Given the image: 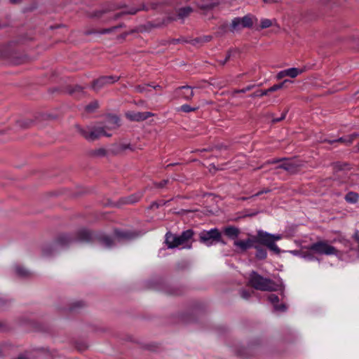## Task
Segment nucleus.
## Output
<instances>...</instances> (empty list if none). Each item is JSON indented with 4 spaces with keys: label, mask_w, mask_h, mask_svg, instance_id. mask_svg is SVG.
<instances>
[{
    "label": "nucleus",
    "mask_w": 359,
    "mask_h": 359,
    "mask_svg": "<svg viewBox=\"0 0 359 359\" xmlns=\"http://www.w3.org/2000/svg\"><path fill=\"white\" fill-rule=\"evenodd\" d=\"M135 236V234L131 231L115 230L114 238H111L104 233L93 234L88 230L83 229L77 232L76 240L79 242L84 243L97 241L104 248H111L116 243L124 240H130Z\"/></svg>",
    "instance_id": "f257e3e1"
},
{
    "label": "nucleus",
    "mask_w": 359,
    "mask_h": 359,
    "mask_svg": "<svg viewBox=\"0 0 359 359\" xmlns=\"http://www.w3.org/2000/svg\"><path fill=\"white\" fill-rule=\"evenodd\" d=\"M194 232L191 229L184 231L180 235L177 236L170 233L165 235V243L168 248H175L183 245L182 248H191V239Z\"/></svg>",
    "instance_id": "f03ea898"
},
{
    "label": "nucleus",
    "mask_w": 359,
    "mask_h": 359,
    "mask_svg": "<svg viewBox=\"0 0 359 359\" xmlns=\"http://www.w3.org/2000/svg\"><path fill=\"white\" fill-rule=\"evenodd\" d=\"M250 285L256 290L262 291H276L279 285L269 278H264L255 271L250 275Z\"/></svg>",
    "instance_id": "7ed1b4c3"
},
{
    "label": "nucleus",
    "mask_w": 359,
    "mask_h": 359,
    "mask_svg": "<svg viewBox=\"0 0 359 359\" xmlns=\"http://www.w3.org/2000/svg\"><path fill=\"white\" fill-rule=\"evenodd\" d=\"M255 237L256 243L266 246L271 251L276 254L280 252V248L276 244V241L282 239L281 234H272L262 230L257 231Z\"/></svg>",
    "instance_id": "20e7f679"
},
{
    "label": "nucleus",
    "mask_w": 359,
    "mask_h": 359,
    "mask_svg": "<svg viewBox=\"0 0 359 359\" xmlns=\"http://www.w3.org/2000/svg\"><path fill=\"white\" fill-rule=\"evenodd\" d=\"M355 242H351L345 238H340L337 241L344 247V252L346 258L350 261H355L359 259V231H356L353 236Z\"/></svg>",
    "instance_id": "39448f33"
},
{
    "label": "nucleus",
    "mask_w": 359,
    "mask_h": 359,
    "mask_svg": "<svg viewBox=\"0 0 359 359\" xmlns=\"http://www.w3.org/2000/svg\"><path fill=\"white\" fill-rule=\"evenodd\" d=\"M307 249L319 255H336L339 257L346 258L344 250L339 251L336 248L324 241L316 242L308 247Z\"/></svg>",
    "instance_id": "423d86ee"
},
{
    "label": "nucleus",
    "mask_w": 359,
    "mask_h": 359,
    "mask_svg": "<svg viewBox=\"0 0 359 359\" xmlns=\"http://www.w3.org/2000/svg\"><path fill=\"white\" fill-rule=\"evenodd\" d=\"M199 238L201 243L209 247L218 242H221L222 235L219 230L215 228L201 232Z\"/></svg>",
    "instance_id": "0eeeda50"
},
{
    "label": "nucleus",
    "mask_w": 359,
    "mask_h": 359,
    "mask_svg": "<svg viewBox=\"0 0 359 359\" xmlns=\"http://www.w3.org/2000/svg\"><path fill=\"white\" fill-rule=\"evenodd\" d=\"M81 133L88 141H94L102 136L110 137L111 133L107 132L103 126H97L93 128L90 131L81 130Z\"/></svg>",
    "instance_id": "6e6552de"
},
{
    "label": "nucleus",
    "mask_w": 359,
    "mask_h": 359,
    "mask_svg": "<svg viewBox=\"0 0 359 359\" xmlns=\"http://www.w3.org/2000/svg\"><path fill=\"white\" fill-rule=\"evenodd\" d=\"M253 18L250 15H246L243 18H235L230 25V31L234 32L242 28H250L253 25Z\"/></svg>",
    "instance_id": "1a4fd4ad"
},
{
    "label": "nucleus",
    "mask_w": 359,
    "mask_h": 359,
    "mask_svg": "<svg viewBox=\"0 0 359 359\" xmlns=\"http://www.w3.org/2000/svg\"><path fill=\"white\" fill-rule=\"evenodd\" d=\"M118 79L119 77L116 76H101L97 80L94 81L92 85V88L95 91H98L107 85L114 83L115 82L118 81Z\"/></svg>",
    "instance_id": "9d476101"
},
{
    "label": "nucleus",
    "mask_w": 359,
    "mask_h": 359,
    "mask_svg": "<svg viewBox=\"0 0 359 359\" xmlns=\"http://www.w3.org/2000/svg\"><path fill=\"white\" fill-rule=\"evenodd\" d=\"M292 83V81L289 80V79H285L281 83L275 84L266 90H257V91L255 92L254 93L251 94L250 95V97H262V96L268 95L269 93H272V92L276 91L278 90L284 88H287V84Z\"/></svg>",
    "instance_id": "9b49d317"
},
{
    "label": "nucleus",
    "mask_w": 359,
    "mask_h": 359,
    "mask_svg": "<svg viewBox=\"0 0 359 359\" xmlns=\"http://www.w3.org/2000/svg\"><path fill=\"white\" fill-rule=\"evenodd\" d=\"M156 4H151V8H156ZM150 8L149 6H147L145 5H142V6L141 8H134V7H131V8H124L121 13H118L116 15V18H119L120 16L123 15H135L139 11H148L149 10Z\"/></svg>",
    "instance_id": "f8f14e48"
},
{
    "label": "nucleus",
    "mask_w": 359,
    "mask_h": 359,
    "mask_svg": "<svg viewBox=\"0 0 359 359\" xmlns=\"http://www.w3.org/2000/svg\"><path fill=\"white\" fill-rule=\"evenodd\" d=\"M256 243L255 237L254 236L252 238H248L244 241H234V245L243 252L246 250L253 248L255 244Z\"/></svg>",
    "instance_id": "ddd939ff"
},
{
    "label": "nucleus",
    "mask_w": 359,
    "mask_h": 359,
    "mask_svg": "<svg viewBox=\"0 0 359 359\" xmlns=\"http://www.w3.org/2000/svg\"><path fill=\"white\" fill-rule=\"evenodd\" d=\"M268 299L273 305V308L276 311L284 312L287 310V306L285 304H278L279 298L276 294H271L269 295Z\"/></svg>",
    "instance_id": "4468645a"
},
{
    "label": "nucleus",
    "mask_w": 359,
    "mask_h": 359,
    "mask_svg": "<svg viewBox=\"0 0 359 359\" xmlns=\"http://www.w3.org/2000/svg\"><path fill=\"white\" fill-rule=\"evenodd\" d=\"M103 126L107 132V130H114L119 126V118L116 116H110Z\"/></svg>",
    "instance_id": "2eb2a0df"
},
{
    "label": "nucleus",
    "mask_w": 359,
    "mask_h": 359,
    "mask_svg": "<svg viewBox=\"0 0 359 359\" xmlns=\"http://www.w3.org/2000/svg\"><path fill=\"white\" fill-rule=\"evenodd\" d=\"M193 12V8L190 6L180 8L177 11V18H170V20H175L177 18L184 20Z\"/></svg>",
    "instance_id": "dca6fc26"
},
{
    "label": "nucleus",
    "mask_w": 359,
    "mask_h": 359,
    "mask_svg": "<svg viewBox=\"0 0 359 359\" xmlns=\"http://www.w3.org/2000/svg\"><path fill=\"white\" fill-rule=\"evenodd\" d=\"M176 90H177V92H178L180 90H183L182 96L184 99H185L187 100H191L194 95L193 89L189 86H180L179 88H177Z\"/></svg>",
    "instance_id": "f3484780"
},
{
    "label": "nucleus",
    "mask_w": 359,
    "mask_h": 359,
    "mask_svg": "<svg viewBox=\"0 0 359 359\" xmlns=\"http://www.w3.org/2000/svg\"><path fill=\"white\" fill-rule=\"evenodd\" d=\"M224 232L226 236L231 239L236 238L239 235V229L234 226H228L225 228Z\"/></svg>",
    "instance_id": "a211bd4d"
},
{
    "label": "nucleus",
    "mask_w": 359,
    "mask_h": 359,
    "mask_svg": "<svg viewBox=\"0 0 359 359\" xmlns=\"http://www.w3.org/2000/svg\"><path fill=\"white\" fill-rule=\"evenodd\" d=\"M299 165L296 163L294 161L287 160L286 161L285 171L290 174L296 173L299 170Z\"/></svg>",
    "instance_id": "6ab92c4d"
},
{
    "label": "nucleus",
    "mask_w": 359,
    "mask_h": 359,
    "mask_svg": "<svg viewBox=\"0 0 359 359\" xmlns=\"http://www.w3.org/2000/svg\"><path fill=\"white\" fill-rule=\"evenodd\" d=\"M218 2H210V3H197V6L202 11L207 12L212 10L217 6H218Z\"/></svg>",
    "instance_id": "aec40b11"
},
{
    "label": "nucleus",
    "mask_w": 359,
    "mask_h": 359,
    "mask_svg": "<svg viewBox=\"0 0 359 359\" xmlns=\"http://www.w3.org/2000/svg\"><path fill=\"white\" fill-rule=\"evenodd\" d=\"M126 117L133 121H140L144 120V117L142 112H128L126 114Z\"/></svg>",
    "instance_id": "412c9836"
},
{
    "label": "nucleus",
    "mask_w": 359,
    "mask_h": 359,
    "mask_svg": "<svg viewBox=\"0 0 359 359\" xmlns=\"http://www.w3.org/2000/svg\"><path fill=\"white\" fill-rule=\"evenodd\" d=\"M14 269H15V271L16 274L18 276H20L22 278L28 277L31 274V273L29 270L25 269L24 267H22L20 265L15 266Z\"/></svg>",
    "instance_id": "4be33fe9"
},
{
    "label": "nucleus",
    "mask_w": 359,
    "mask_h": 359,
    "mask_svg": "<svg viewBox=\"0 0 359 359\" xmlns=\"http://www.w3.org/2000/svg\"><path fill=\"white\" fill-rule=\"evenodd\" d=\"M286 76H289L290 78H295L298 75L301 74L303 72L302 69L292 67L287 69H285Z\"/></svg>",
    "instance_id": "5701e85b"
},
{
    "label": "nucleus",
    "mask_w": 359,
    "mask_h": 359,
    "mask_svg": "<svg viewBox=\"0 0 359 359\" xmlns=\"http://www.w3.org/2000/svg\"><path fill=\"white\" fill-rule=\"evenodd\" d=\"M357 135H358L357 134H353L351 136L348 137H340L337 140H327V142L330 144H333L334 142H344V143H346V144H348L352 142L353 138L355 137H356Z\"/></svg>",
    "instance_id": "b1692460"
},
{
    "label": "nucleus",
    "mask_w": 359,
    "mask_h": 359,
    "mask_svg": "<svg viewBox=\"0 0 359 359\" xmlns=\"http://www.w3.org/2000/svg\"><path fill=\"white\" fill-rule=\"evenodd\" d=\"M253 248H255L257 250L256 254H255L256 258H257L258 259H264L266 258L267 252L265 249H264L261 247H259L257 245H254Z\"/></svg>",
    "instance_id": "393cba45"
},
{
    "label": "nucleus",
    "mask_w": 359,
    "mask_h": 359,
    "mask_svg": "<svg viewBox=\"0 0 359 359\" xmlns=\"http://www.w3.org/2000/svg\"><path fill=\"white\" fill-rule=\"evenodd\" d=\"M127 149L133 150V148L130 144H120L115 147L114 149V152L116 154H118L123 152Z\"/></svg>",
    "instance_id": "a878e982"
},
{
    "label": "nucleus",
    "mask_w": 359,
    "mask_h": 359,
    "mask_svg": "<svg viewBox=\"0 0 359 359\" xmlns=\"http://www.w3.org/2000/svg\"><path fill=\"white\" fill-rule=\"evenodd\" d=\"M359 196L355 192H348L346 196L345 200L349 203H355L358 202Z\"/></svg>",
    "instance_id": "bb28decb"
},
{
    "label": "nucleus",
    "mask_w": 359,
    "mask_h": 359,
    "mask_svg": "<svg viewBox=\"0 0 359 359\" xmlns=\"http://www.w3.org/2000/svg\"><path fill=\"white\" fill-rule=\"evenodd\" d=\"M311 251V250H308L307 251L302 252L301 257L308 261H314L317 259V258L313 255V254ZM318 260L319 259H318Z\"/></svg>",
    "instance_id": "cd10ccee"
},
{
    "label": "nucleus",
    "mask_w": 359,
    "mask_h": 359,
    "mask_svg": "<svg viewBox=\"0 0 359 359\" xmlns=\"http://www.w3.org/2000/svg\"><path fill=\"white\" fill-rule=\"evenodd\" d=\"M74 242V239L68 235H64L60 238V243L62 245H69Z\"/></svg>",
    "instance_id": "c85d7f7f"
},
{
    "label": "nucleus",
    "mask_w": 359,
    "mask_h": 359,
    "mask_svg": "<svg viewBox=\"0 0 359 359\" xmlns=\"http://www.w3.org/2000/svg\"><path fill=\"white\" fill-rule=\"evenodd\" d=\"M198 108V107H192L189 104H183L180 107V110H181L184 112H186V113H189V112L194 111L197 110Z\"/></svg>",
    "instance_id": "c756f323"
},
{
    "label": "nucleus",
    "mask_w": 359,
    "mask_h": 359,
    "mask_svg": "<svg viewBox=\"0 0 359 359\" xmlns=\"http://www.w3.org/2000/svg\"><path fill=\"white\" fill-rule=\"evenodd\" d=\"M272 25V22L269 19L264 18L261 20L260 27L262 29H266Z\"/></svg>",
    "instance_id": "7c9ffc66"
},
{
    "label": "nucleus",
    "mask_w": 359,
    "mask_h": 359,
    "mask_svg": "<svg viewBox=\"0 0 359 359\" xmlns=\"http://www.w3.org/2000/svg\"><path fill=\"white\" fill-rule=\"evenodd\" d=\"M122 26H123V25H119L118 26H114V27H111L108 29H103L100 30L99 33L102 34H109V33L116 30L117 29L121 27Z\"/></svg>",
    "instance_id": "2f4dec72"
},
{
    "label": "nucleus",
    "mask_w": 359,
    "mask_h": 359,
    "mask_svg": "<svg viewBox=\"0 0 359 359\" xmlns=\"http://www.w3.org/2000/svg\"><path fill=\"white\" fill-rule=\"evenodd\" d=\"M97 107H98V102L93 101L90 104H88L86 107V109L89 112H92L94 110H95Z\"/></svg>",
    "instance_id": "473e14b6"
},
{
    "label": "nucleus",
    "mask_w": 359,
    "mask_h": 359,
    "mask_svg": "<svg viewBox=\"0 0 359 359\" xmlns=\"http://www.w3.org/2000/svg\"><path fill=\"white\" fill-rule=\"evenodd\" d=\"M254 85H250V86H246L245 88H243L241 90H235L233 92V95H235L236 93H245L248 91H250L253 88H254Z\"/></svg>",
    "instance_id": "72a5a7b5"
},
{
    "label": "nucleus",
    "mask_w": 359,
    "mask_h": 359,
    "mask_svg": "<svg viewBox=\"0 0 359 359\" xmlns=\"http://www.w3.org/2000/svg\"><path fill=\"white\" fill-rule=\"evenodd\" d=\"M149 85L137 86L135 87V91L137 93H144L147 90Z\"/></svg>",
    "instance_id": "f704fd0d"
},
{
    "label": "nucleus",
    "mask_w": 359,
    "mask_h": 359,
    "mask_svg": "<svg viewBox=\"0 0 359 359\" xmlns=\"http://www.w3.org/2000/svg\"><path fill=\"white\" fill-rule=\"evenodd\" d=\"M231 54H232V51L231 50H229L226 55V57H224V60H219V63L222 65H224L227 61L230 59L231 56Z\"/></svg>",
    "instance_id": "c9c22d12"
},
{
    "label": "nucleus",
    "mask_w": 359,
    "mask_h": 359,
    "mask_svg": "<svg viewBox=\"0 0 359 359\" xmlns=\"http://www.w3.org/2000/svg\"><path fill=\"white\" fill-rule=\"evenodd\" d=\"M76 92H79V93H83V89L81 86H76L75 87L72 88H70L69 90V93L70 94H74Z\"/></svg>",
    "instance_id": "e433bc0d"
},
{
    "label": "nucleus",
    "mask_w": 359,
    "mask_h": 359,
    "mask_svg": "<svg viewBox=\"0 0 359 359\" xmlns=\"http://www.w3.org/2000/svg\"><path fill=\"white\" fill-rule=\"evenodd\" d=\"M241 295L242 298H243L245 299H248L250 297V292L245 290H243L241 292Z\"/></svg>",
    "instance_id": "4c0bfd02"
},
{
    "label": "nucleus",
    "mask_w": 359,
    "mask_h": 359,
    "mask_svg": "<svg viewBox=\"0 0 359 359\" xmlns=\"http://www.w3.org/2000/svg\"><path fill=\"white\" fill-rule=\"evenodd\" d=\"M141 196L142 194H139L138 196H132V198H130L128 202L130 203H134L137 201Z\"/></svg>",
    "instance_id": "58836bf2"
},
{
    "label": "nucleus",
    "mask_w": 359,
    "mask_h": 359,
    "mask_svg": "<svg viewBox=\"0 0 359 359\" xmlns=\"http://www.w3.org/2000/svg\"><path fill=\"white\" fill-rule=\"evenodd\" d=\"M286 76V74H285V69L283 70V71H280L279 72L277 75H276V78L278 79H283V77Z\"/></svg>",
    "instance_id": "ea45409f"
},
{
    "label": "nucleus",
    "mask_w": 359,
    "mask_h": 359,
    "mask_svg": "<svg viewBox=\"0 0 359 359\" xmlns=\"http://www.w3.org/2000/svg\"><path fill=\"white\" fill-rule=\"evenodd\" d=\"M95 154L97 156H104L106 154V151L103 149H100L95 151Z\"/></svg>",
    "instance_id": "a19ab883"
},
{
    "label": "nucleus",
    "mask_w": 359,
    "mask_h": 359,
    "mask_svg": "<svg viewBox=\"0 0 359 359\" xmlns=\"http://www.w3.org/2000/svg\"><path fill=\"white\" fill-rule=\"evenodd\" d=\"M285 168H286V161L280 163L279 165H278L276 168V169H279V168L283 169L285 170Z\"/></svg>",
    "instance_id": "79ce46f5"
},
{
    "label": "nucleus",
    "mask_w": 359,
    "mask_h": 359,
    "mask_svg": "<svg viewBox=\"0 0 359 359\" xmlns=\"http://www.w3.org/2000/svg\"><path fill=\"white\" fill-rule=\"evenodd\" d=\"M167 182H168L167 180H163L161 182H160L158 184H156V187L162 188L166 184Z\"/></svg>",
    "instance_id": "37998d69"
},
{
    "label": "nucleus",
    "mask_w": 359,
    "mask_h": 359,
    "mask_svg": "<svg viewBox=\"0 0 359 359\" xmlns=\"http://www.w3.org/2000/svg\"><path fill=\"white\" fill-rule=\"evenodd\" d=\"M142 115L144 117V120H146L149 117L153 116V114L151 112H142Z\"/></svg>",
    "instance_id": "c03bdc74"
},
{
    "label": "nucleus",
    "mask_w": 359,
    "mask_h": 359,
    "mask_svg": "<svg viewBox=\"0 0 359 359\" xmlns=\"http://www.w3.org/2000/svg\"><path fill=\"white\" fill-rule=\"evenodd\" d=\"M269 191H270L269 189H265V190H263V191H259V192L257 193L256 194H255V195H254V196H253V197H254V196H259L260 194H263V193H268V192H269Z\"/></svg>",
    "instance_id": "a18cd8bd"
},
{
    "label": "nucleus",
    "mask_w": 359,
    "mask_h": 359,
    "mask_svg": "<svg viewBox=\"0 0 359 359\" xmlns=\"http://www.w3.org/2000/svg\"><path fill=\"white\" fill-rule=\"evenodd\" d=\"M301 252H299L298 250H292V251H290V253L294 255H297V256H299L301 257Z\"/></svg>",
    "instance_id": "49530a36"
},
{
    "label": "nucleus",
    "mask_w": 359,
    "mask_h": 359,
    "mask_svg": "<svg viewBox=\"0 0 359 359\" xmlns=\"http://www.w3.org/2000/svg\"><path fill=\"white\" fill-rule=\"evenodd\" d=\"M285 117V113H284L280 118L274 119L273 121L274 122L280 121L284 119Z\"/></svg>",
    "instance_id": "de8ad7c7"
},
{
    "label": "nucleus",
    "mask_w": 359,
    "mask_h": 359,
    "mask_svg": "<svg viewBox=\"0 0 359 359\" xmlns=\"http://www.w3.org/2000/svg\"><path fill=\"white\" fill-rule=\"evenodd\" d=\"M280 161H281L280 159H274L272 161H269L268 163H277L280 162Z\"/></svg>",
    "instance_id": "09e8293b"
},
{
    "label": "nucleus",
    "mask_w": 359,
    "mask_h": 359,
    "mask_svg": "<svg viewBox=\"0 0 359 359\" xmlns=\"http://www.w3.org/2000/svg\"><path fill=\"white\" fill-rule=\"evenodd\" d=\"M155 90H158V89H161V86H159V85H156V86H152Z\"/></svg>",
    "instance_id": "8fccbe9b"
},
{
    "label": "nucleus",
    "mask_w": 359,
    "mask_h": 359,
    "mask_svg": "<svg viewBox=\"0 0 359 359\" xmlns=\"http://www.w3.org/2000/svg\"><path fill=\"white\" fill-rule=\"evenodd\" d=\"M11 3L12 4H17L18 3L20 0H9Z\"/></svg>",
    "instance_id": "3c124183"
},
{
    "label": "nucleus",
    "mask_w": 359,
    "mask_h": 359,
    "mask_svg": "<svg viewBox=\"0 0 359 359\" xmlns=\"http://www.w3.org/2000/svg\"><path fill=\"white\" fill-rule=\"evenodd\" d=\"M16 359H26L24 356H20Z\"/></svg>",
    "instance_id": "603ef678"
},
{
    "label": "nucleus",
    "mask_w": 359,
    "mask_h": 359,
    "mask_svg": "<svg viewBox=\"0 0 359 359\" xmlns=\"http://www.w3.org/2000/svg\"><path fill=\"white\" fill-rule=\"evenodd\" d=\"M220 243H222L223 245L226 244V242H224L222 239V241Z\"/></svg>",
    "instance_id": "864d4df0"
},
{
    "label": "nucleus",
    "mask_w": 359,
    "mask_h": 359,
    "mask_svg": "<svg viewBox=\"0 0 359 359\" xmlns=\"http://www.w3.org/2000/svg\"><path fill=\"white\" fill-rule=\"evenodd\" d=\"M179 41H180L179 39H175V42H179Z\"/></svg>",
    "instance_id": "5fc2aeb1"
}]
</instances>
